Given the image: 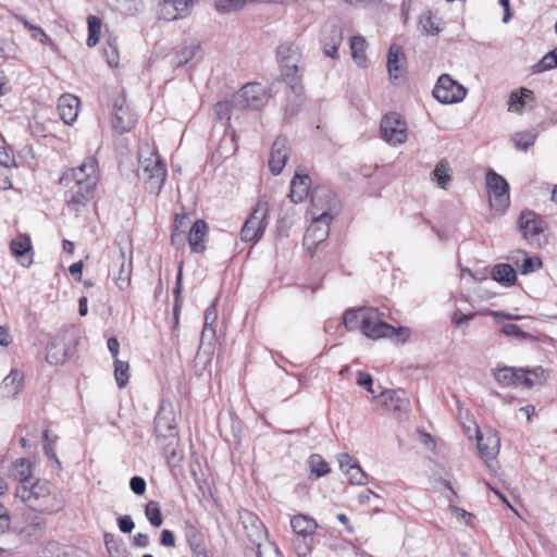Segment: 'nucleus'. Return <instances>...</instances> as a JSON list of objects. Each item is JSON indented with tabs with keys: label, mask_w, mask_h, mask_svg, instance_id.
I'll return each instance as SVG.
<instances>
[{
	"label": "nucleus",
	"mask_w": 557,
	"mask_h": 557,
	"mask_svg": "<svg viewBox=\"0 0 557 557\" xmlns=\"http://www.w3.org/2000/svg\"><path fill=\"white\" fill-rule=\"evenodd\" d=\"M554 67H557V48L546 53L535 65L537 72L552 70Z\"/></svg>",
	"instance_id": "09e8293b"
},
{
	"label": "nucleus",
	"mask_w": 557,
	"mask_h": 557,
	"mask_svg": "<svg viewBox=\"0 0 557 557\" xmlns=\"http://www.w3.org/2000/svg\"><path fill=\"white\" fill-rule=\"evenodd\" d=\"M104 545L109 557H128V552L122 539L112 533H104Z\"/></svg>",
	"instance_id": "7c9ffc66"
},
{
	"label": "nucleus",
	"mask_w": 557,
	"mask_h": 557,
	"mask_svg": "<svg viewBox=\"0 0 557 557\" xmlns=\"http://www.w3.org/2000/svg\"><path fill=\"white\" fill-rule=\"evenodd\" d=\"M214 7L220 13H231L245 7L244 0H215Z\"/></svg>",
	"instance_id": "a18cd8bd"
},
{
	"label": "nucleus",
	"mask_w": 557,
	"mask_h": 557,
	"mask_svg": "<svg viewBox=\"0 0 557 557\" xmlns=\"http://www.w3.org/2000/svg\"><path fill=\"white\" fill-rule=\"evenodd\" d=\"M197 0H164V5H170L174 9L175 14L165 17L166 20L184 18L189 15L191 8Z\"/></svg>",
	"instance_id": "f704fd0d"
},
{
	"label": "nucleus",
	"mask_w": 557,
	"mask_h": 557,
	"mask_svg": "<svg viewBox=\"0 0 557 557\" xmlns=\"http://www.w3.org/2000/svg\"><path fill=\"white\" fill-rule=\"evenodd\" d=\"M268 207L264 202H258L251 214L245 221L240 230V238L247 243H257L264 234Z\"/></svg>",
	"instance_id": "9d476101"
},
{
	"label": "nucleus",
	"mask_w": 557,
	"mask_h": 557,
	"mask_svg": "<svg viewBox=\"0 0 557 557\" xmlns=\"http://www.w3.org/2000/svg\"><path fill=\"white\" fill-rule=\"evenodd\" d=\"M173 293L175 296L174 311L176 312L177 310H180V296L182 293V267H180V269H178V273L176 276V284H175Z\"/></svg>",
	"instance_id": "bf43d9fd"
},
{
	"label": "nucleus",
	"mask_w": 557,
	"mask_h": 557,
	"mask_svg": "<svg viewBox=\"0 0 557 557\" xmlns=\"http://www.w3.org/2000/svg\"><path fill=\"white\" fill-rule=\"evenodd\" d=\"M138 178L150 194L158 195L163 187L166 169L158 152L148 144L138 149Z\"/></svg>",
	"instance_id": "39448f33"
},
{
	"label": "nucleus",
	"mask_w": 557,
	"mask_h": 557,
	"mask_svg": "<svg viewBox=\"0 0 557 557\" xmlns=\"http://www.w3.org/2000/svg\"><path fill=\"white\" fill-rule=\"evenodd\" d=\"M88 33L100 34L101 32V20L95 15L87 17Z\"/></svg>",
	"instance_id": "680f3d73"
},
{
	"label": "nucleus",
	"mask_w": 557,
	"mask_h": 557,
	"mask_svg": "<svg viewBox=\"0 0 557 557\" xmlns=\"http://www.w3.org/2000/svg\"><path fill=\"white\" fill-rule=\"evenodd\" d=\"M474 313H465L457 315V313L453 317V322L457 327H461L463 324H467L469 321H471L474 318Z\"/></svg>",
	"instance_id": "e2e57ef3"
},
{
	"label": "nucleus",
	"mask_w": 557,
	"mask_h": 557,
	"mask_svg": "<svg viewBox=\"0 0 557 557\" xmlns=\"http://www.w3.org/2000/svg\"><path fill=\"white\" fill-rule=\"evenodd\" d=\"M136 114L127 106L124 97H119L113 103L112 126L120 134L129 132L136 123Z\"/></svg>",
	"instance_id": "4468645a"
},
{
	"label": "nucleus",
	"mask_w": 557,
	"mask_h": 557,
	"mask_svg": "<svg viewBox=\"0 0 557 557\" xmlns=\"http://www.w3.org/2000/svg\"><path fill=\"white\" fill-rule=\"evenodd\" d=\"M382 138L392 146L404 144L407 139V123L397 112L385 114L381 121Z\"/></svg>",
	"instance_id": "9b49d317"
},
{
	"label": "nucleus",
	"mask_w": 557,
	"mask_h": 557,
	"mask_svg": "<svg viewBox=\"0 0 557 557\" xmlns=\"http://www.w3.org/2000/svg\"><path fill=\"white\" fill-rule=\"evenodd\" d=\"M311 178L307 174L296 173L290 182L289 198L294 203L302 202L309 195Z\"/></svg>",
	"instance_id": "412c9836"
},
{
	"label": "nucleus",
	"mask_w": 557,
	"mask_h": 557,
	"mask_svg": "<svg viewBox=\"0 0 557 557\" xmlns=\"http://www.w3.org/2000/svg\"><path fill=\"white\" fill-rule=\"evenodd\" d=\"M218 319L216 300H214L205 311L203 326L214 327V323Z\"/></svg>",
	"instance_id": "603ef678"
},
{
	"label": "nucleus",
	"mask_w": 557,
	"mask_h": 557,
	"mask_svg": "<svg viewBox=\"0 0 557 557\" xmlns=\"http://www.w3.org/2000/svg\"><path fill=\"white\" fill-rule=\"evenodd\" d=\"M384 313L375 308L348 309L345 311L343 322L348 331H361L363 335L371 339L384 337L403 336V342L409 335L406 327H394L384 321Z\"/></svg>",
	"instance_id": "f03ea898"
},
{
	"label": "nucleus",
	"mask_w": 557,
	"mask_h": 557,
	"mask_svg": "<svg viewBox=\"0 0 557 557\" xmlns=\"http://www.w3.org/2000/svg\"><path fill=\"white\" fill-rule=\"evenodd\" d=\"M535 376H536V373L534 371L524 370L522 368H516V376L513 377V386L532 387L534 385Z\"/></svg>",
	"instance_id": "79ce46f5"
},
{
	"label": "nucleus",
	"mask_w": 557,
	"mask_h": 557,
	"mask_svg": "<svg viewBox=\"0 0 557 557\" xmlns=\"http://www.w3.org/2000/svg\"><path fill=\"white\" fill-rule=\"evenodd\" d=\"M117 525L121 532L123 533H131L134 528L135 523L131 516H122L117 519Z\"/></svg>",
	"instance_id": "13d9d810"
},
{
	"label": "nucleus",
	"mask_w": 557,
	"mask_h": 557,
	"mask_svg": "<svg viewBox=\"0 0 557 557\" xmlns=\"http://www.w3.org/2000/svg\"><path fill=\"white\" fill-rule=\"evenodd\" d=\"M342 40H343L342 29L336 25H332L331 30H330V41H327L326 38L322 39L324 53L327 57H331L332 59H337L338 58V47L342 44Z\"/></svg>",
	"instance_id": "cd10ccee"
},
{
	"label": "nucleus",
	"mask_w": 557,
	"mask_h": 557,
	"mask_svg": "<svg viewBox=\"0 0 557 557\" xmlns=\"http://www.w3.org/2000/svg\"><path fill=\"white\" fill-rule=\"evenodd\" d=\"M335 197L329 188L317 187L311 191L312 222L304 236V246L314 251L323 243L330 233V223L333 220L330 213Z\"/></svg>",
	"instance_id": "7ed1b4c3"
},
{
	"label": "nucleus",
	"mask_w": 557,
	"mask_h": 557,
	"mask_svg": "<svg viewBox=\"0 0 557 557\" xmlns=\"http://www.w3.org/2000/svg\"><path fill=\"white\" fill-rule=\"evenodd\" d=\"M293 545L296 554L299 557H306L311 550V545L308 542V537H297L294 540Z\"/></svg>",
	"instance_id": "3c124183"
},
{
	"label": "nucleus",
	"mask_w": 557,
	"mask_h": 557,
	"mask_svg": "<svg viewBox=\"0 0 557 557\" xmlns=\"http://www.w3.org/2000/svg\"><path fill=\"white\" fill-rule=\"evenodd\" d=\"M154 432L159 446L165 456L176 455L178 445V432L175 423L174 412L171 409L161 407L154 418Z\"/></svg>",
	"instance_id": "423d86ee"
},
{
	"label": "nucleus",
	"mask_w": 557,
	"mask_h": 557,
	"mask_svg": "<svg viewBox=\"0 0 557 557\" xmlns=\"http://www.w3.org/2000/svg\"><path fill=\"white\" fill-rule=\"evenodd\" d=\"M15 165L16 163L12 152L4 147H0V166H2L4 170H9Z\"/></svg>",
	"instance_id": "864d4df0"
},
{
	"label": "nucleus",
	"mask_w": 557,
	"mask_h": 557,
	"mask_svg": "<svg viewBox=\"0 0 557 557\" xmlns=\"http://www.w3.org/2000/svg\"><path fill=\"white\" fill-rule=\"evenodd\" d=\"M495 380L503 386H513V377L516 376V368L503 367L497 369L494 374Z\"/></svg>",
	"instance_id": "c03bdc74"
},
{
	"label": "nucleus",
	"mask_w": 557,
	"mask_h": 557,
	"mask_svg": "<svg viewBox=\"0 0 557 557\" xmlns=\"http://www.w3.org/2000/svg\"><path fill=\"white\" fill-rule=\"evenodd\" d=\"M519 230L523 237L533 246L541 247L546 243L545 222L533 211H522L519 216Z\"/></svg>",
	"instance_id": "1a4fd4ad"
},
{
	"label": "nucleus",
	"mask_w": 557,
	"mask_h": 557,
	"mask_svg": "<svg viewBox=\"0 0 557 557\" xmlns=\"http://www.w3.org/2000/svg\"><path fill=\"white\" fill-rule=\"evenodd\" d=\"M214 338H215V329L214 327L203 326L201 335H200L199 349L205 348L206 345L211 347Z\"/></svg>",
	"instance_id": "5fc2aeb1"
},
{
	"label": "nucleus",
	"mask_w": 557,
	"mask_h": 557,
	"mask_svg": "<svg viewBox=\"0 0 557 557\" xmlns=\"http://www.w3.org/2000/svg\"><path fill=\"white\" fill-rule=\"evenodd\" d=\"M116 264L119 265V275L114 277V282L120 290H125L131 284L132 262L126 264L125 256L122 252Z\"/></svg>",
	"instance_id": "2f4dec72"
},
{
	"label": "nucleus",
	"mask_w": 557,
	"mask_h": 557,
	"mask_svg": "<svg viewBox=\"0 0 557 557\" xmlns=\"http://www.w3.org/2000/svg\"><path fill=\"white\" fill-rule=\"evenodd\" d=\"M486 188L493 209L502 211L508 207L510 200L509 185L502 175L490 170L486 174Z\"/></svg>",
	"instance_id": "f8f14e48"
},
{
	"label": "nucleus",
	"mask_w": 557,
	"mask_h": 557,
	"mask_svg": "<svg viewBox=\"0 0 557 557\" xmlns=\"http://www.w3.org/2000/svg\"><path fill=\"white\" fill-rule=\"evenodd\" d=\"M146 481L144 478L135 475L129 481V487L136 495H143L146 492Z\"/></svg>",
	"instance_id": "6e6d98bb"
},
{
	"label": "nucleus",
	"mask_w": 557,
	"mask_h": 557,
	"mask_svg": "<svg viewBox=\"0 0 557 557\" xmlns=\"http://www.w3.org/2000/svg\"><path fill=\"white\" fill-rule=\"evenodd\" d=\"M160 543L166 547L175 546V536L171 530L164 529L161 532Z\"/></svg>",
	"instance_id": "052dcab7"
},
{
	"label": "nucleus",
	"mask_w": 557,
	"mask_h": 557,
	"mask_svg": "<svg viewBox=\"0 0 557 557\" xmlns=\"http://www.w3.org/2000/svg\"><path fill=\"white\" fill-rule=\"evenodd\" d=\"M358 385L364 387L369 393L374 394L373 389V379L371 374L367 372L359 371L357 377Z\"/></svg>",
	"instance_id": "4d7b16f0"
},
{
	"label": "nucleus",
	"mask_w": 557,
	"mask_h": 557,
	"mask_svg": "<svg viewBox=\"0 0 557 557\" xmlns=\"http://www.w3.org/2000/svg\"><path fill=\"white\" fill-rule=\"evenodd\" d=\"M10 251L22 267L29 268L33 264L34 251L28 235L20 234L13 238L10 243Z\"/></svg>",
	"instance_id": "dca6fc26"
},
{
	"label": "nucleus",
	"mask_w": 557,
	"mask_h": 557,
	"mask_svg": "<svg viewBox=\"0 0 557 557\" xmlns=\"http://www.w3.org/2000/svg\"><path fill=\"white\" fill-rule=\"evenodd\" d=\"M200 50L199 44H190L183 46L178 49L171 60V64L174 69H180L191 61L196 53Z\"/></svg>",
	"instance_id": "c85d7f7f"
},
{
	"label": "nucleus",
	"mask_w": 557,
	"mask_h": 557,
	"mask_svg": "<svg viewBox=\"0 0 557 557\" xmlns=\"http://www.w3.org/2000/svg\"><path fill=\"white\" fill-rule=\"evenodd\" d=\"M150 541L149 536L144 533H137L133 537V544L137 547L146 548L148 547Z\"/></svg>",
	"instance_id": "69168bd1"
},
{
	"label": "nucleus",
	"mask_w": 557,
	"mask_h": 557,
	"mask_svg": "<svg viewBox=\"0 0 557 557\" xmlns=\"http://www.w3.org/2000/svg\"><path fill=\"white\" fill-rule=\"evenodd\" d=\"M24 382V374L22 371L17 369H13L10 373L3 379L0 385V392L3 397L11 398L17 395Z\"/></svg>",
	"instance_id": "4be33fe9"
},
{
	"label": "nucleus",
	"mask_w": 557,
	"mask_h": 557,
	"mask_svg": "<svg viewBox=\"0 0 557 557\" xmlns=\"http://www.w3.org/2000/svg\"><path fill=\"white\" fill-rule=\"evenodd\" d=\"M208 225L203 220H197L188 234V243L193 252L201 253L206 250L203 238L207 234Z\"/></svg>",
	"instance_id": "b1692460"
},
{
	"label": "nucleus",
	"mask_w": 557,
	"mask_h": 557,
	"mask_svg": "<svg viewBox=\"0 0 557 557\" xmlns=\"http://www.w3.org/2000/svg\"><path fill=\"white\" fill-rule=\"evenodd\" d=\"M512 261L519 268L520 273L523 275L532 273L542 267V260L539 257H529L523 251H519L517 257L512 258Z\"/></svg>",
	"instance_id": "c756f323"
},
{
	"label": "nucleus",
	"mask_w": 557,
	"mask_h": 557,
	"mask_svg": "<svg viewBox=\"0 0 557 557\" xmlns=\"http://www.w3.org/2000/svg\"><path fill=\"white\" fill-rule=\"evenodd\" d=\"M145 515L150 524L154 528H159L163 523L161 507L160 504L156 500H150L147 503Z\"/></svg>",
	"instance_id": "58836bf2"
},
{
	"label": "nucleus",
	"mask_w": 557,
	"mask_h": 557,
	"mask_svg": "<svg viewBox=\"0 0 557 557\" xmlns=\"http://www.w3.org/2000/svg\"><path fill=\"white\" fill-rule=\"evenodd\" d=\"M11 343L12 337L9 334V330L5 326L0 325V346L9 347Z\"/></svg>",
	"instance_id": "774afa93"
},
{
	"label": "nucleus",
	"mask_w": 557,
	"mask_h": 557,
	"mask_svg": "<svg viewBox=\"0 0 557 557\" xmlns=\"http://www.w3.org/2000/svg\"><path fill=\"white\" fill-rule=\"evenodd\" d=\"M103 57L107 60L109 66L114 67L119 64V50H117V39L108 38L107 46L103 48Z\"/></svg>",
	"instance_id": "a19ab883"
},
{
	"label": "nucleus",
	"mask_w": 557,
	"mask_h": 557,
	"mask_svg": "<svg viewBox=\"0 0 557 557\" xmlns=\"http://www.w3.org/2000/svg\"><path fill=\"white\" fill-rule=\"evenodd\" d=\"M420 24H421L422 28L428 34H435V33L438 32V28L434 26V23H433L431 16H426L424 18H421Z\"/></svg>",
	"instance_id": "338daca9"
},
{
	"label": "nucleus",
	"mask_w": 557,
	"mask_h": 557,
	"mask_svg": "<svg viewBox=\"0 0 557 557\" xmlns=\"http://www.w3.org/2000/svg\"><path fill=\"white\" fill-rule=\"evenodd\" d=\"M406 58L398 45H392L387 54V71L391 79L396 81L405 74Z\"/></svg>",
	"instance_id": "aec40b11"
},
{
	"label": "nucleus",
	"mask_w": 557,
	"mask_h": 557,
	"mask_svg": "<svg viewBox=\"0 0 557 557\" xmlns=\"http://www.w3.org/2000/svg\"><path fill=\"white\" fill-rule=\"evenodd\" d=\"M537 134L535 132H517L512 135L511 140L518 150H528L534 145Z\"/></svg>",
	"instance_id": "e433bc0d"
},
{
	"label": "nucleus",
	"mask_w": 557,
	"mask_h": 557,
	"mask_svg": "<svg viewBox=\"0 0 557 557\" xmlns=\"http://www.w3.org/2000/svg\"><path fill=\"white\" fill-rule=\"evenodd\" d=\"M15 496L29 509L40 513L52 515L65 507V498L54 484L36 479L26 485H17Z\"/></svg>",
	"instance_id": "20e7f679"
},
{
	"label": "nucleus",
	"mask_w": 557,
	"mask_h": 557,
	"mask_svg": "<svg viewBox=\"0 0 557 557\" xmlns=\"http://www.w3.org/2000/svg\"><path fill=\"white\" fill-rule=\"evenodd\" d=\"M346 475L348 476V480L351 484L355 485H364L367 484L368 476L367 473L362 470L359 463H356L355 466H349V468L346 469Z\"/></svg>",
	"instance_id": "37998d69"
},
{
	"label": "nucleus",
	"mask_w": 557,
	"mask_h": 557,
	"mask_svg": "<svg viewBox=\"0 0 557 557\" xmlns=\"http://www.w3.org/2000/svg\"><path fill=\"white\" fill-rule=\"evenodd\" d=\"M338 463L339 468L346 472V469L349 468V466H355L357 462L354 461L350 455L344 453L338 455Z\"/></svg>",
	"instance_id": "0e129e2a"
},
{
	"label": "nucleus",
	"mask_w": 557,
	"mask_h": 557,
	"mask_svg": "<svg viewBox=\"0 0 557 557\" xmlns=\"http://www.w3.org/2000/svg\"><path fill=\"white\" fill-rule=\"evenodd\" d=\"M375 398H379L383 406L398 418L406 416L409 411L410 403L404 392L385 389Z\"/></svg>",
	"instance_id": "2eb2a0df"
},
{
	"label": "nucleus",
	"mask_w": 557,
	"mask_h": 557,
	"mask_svg": "<svg viewBox=\"0 0 557 557\" xmlns=\"http://www.w3.org/2000/svg\"><path fill=\"white\" fill-rule=\"evenodd\" d=\"M309 462L312 473H314L318 478H321L330 472L327 462L318 454L311 455Z\"/></svg>",
	"instance_id": "49530a36"
},
{
	"label": "nucleus",
	"mask_w": 557,
	"mask_h": 557,
	"mask_svg": "<svg viewBox=\"0 0 557 557\" xmlns=\"http://www.w3.org/2000/svg\"><path fill=\"white\" fill-rule=\"evenodd\" d=\"M433 97L443 104H453L461 102L467 96V89L453 79L448 74H442L434 88Z\"/></svg>",
	"instance_id": "6e6552de"
},
{
	"label": "nucleus",
	"mask_w": 557,
	"mask_h": 557,
	"mask_svg": "<svg viewBox=\"0 0 557 557\" xmlns=\"http://www.w3.org/2000/svg\"><path fill=\"white\" fill-rule=\"evenodd\" d=\"M502 333L506 336L516 337L518 339H527L531 337L529 333L522 331L517 324L512 323L504 324Z\"/></svg>",
	"instance_id": "8fccbe9b"
},
{
	"label": "nucleus",
	"mask_w": 557,
	"mask_h": 557,
	"mask_svg": "<svg viewBox=\"0 0 557 557\" xmlns=\"http://www.w3.org/2000/svg\"><path fill=\"white\" fill-rule=\"evenodd\" d=\"M129 364L126 361H122L120 359L114 360V376L116 384L120 388L126 386L129 380Z\"/></svg>",
	"instance_id": "ea45409f"
},
{
	"label": "nucleus",
	"mask_w": 557,
	"mask_h": 557,
	"mask_svg": "<svg viewBox=\"0 0 557 557\" xmlns=\"http://www.w3.org/2000/svg\"><path fill=\"white\" fill-rule=\"evenodd\" d=\"M67 358V349L60 339L53 338L49 342L46 352V361L51 366L64 363Z\"/></svg>",
	"instance_id": "a878e982"
},
{
	"label": "nucleus",
	"mask_w": 557,
	"mask_h": 557,
	"mask_svg": "<svg viewBox=\"0 0 557 557\" xmlns=\"http://www.w3.org/2000/svg\"><path fill=\"white\" fill-rule=\"evenodd\" d=\"M269 95L265 86L260 83H248L237 95V102L243 108L260 110L268 102Z\"/></svg>",
	"instance_id": "ddd939ff"
},
{
	"label": "nucleus",
	"mask_w": 557,
	"mask_h": 557,
	"mask_svg": "<svg viewBox=\"0 0 557 557\" xmlns=\"http://www.w3.org/2000/svg\"><path fill=\"white\" fill-rule=\"evenodd\" d=\"M288 159V143L285 137H277L272 145L269 168L273 175H278Z\"/></svg>",
	"instance_id": "a211bd4d"
},
{
	"label": "nucleus",
	"mask_w": 557,
	"mask_h": 557,
	"mask_svg": "<svg viewBox=\"0 0 557 557\" xmlns=\"http://www.w3.org/2000/svg\"><path fill=\"white\" fill-rule=\"evenodd\" d=\"M12 475L18 480V485L32 483L36 478L32 475V463L28 459H17L12 467Z\"/></svg>",
	"instance_id": "bb28decb"
},
{
	"label": "nucleus",
	"mask_w": 557,
	"mask_h": 557,
	"mask_svg": "<svg viewBox=\"0 0 557 557\" xmlns=\"http://www.w3.org/2000/svg\"><path fill=\"white\" fill-rule=\"evenodd\" d=\"M290 527L298 536L310 537L315 533L318 523L310 516L298 513L292 517Z\"/></svg>",
	"instance_id": "5701e85b"
},
{
	"label": "nucleus",
	"mask_w": 557,
	"mask_h": 557,
	"mask_svg": "<svg viewBox=\"0 0 557 557\" xmlns=\"http://www.w3.org/2000/svg\"><path fill=\"white\" fill-rule=\"evenodd\" d=\"M476 442L482 458L493 459L499 451L500 438L494 430L485 432L478 430Z\"/></svg>",
	"instance_id": "f3484780"
},
{
	"label": "nucleus",
	"mask_w": 557,
	"mask_h": 557,
	"mask_svg": "<svg viewBox=\"0 0 557 557\" xmlns=\"http://www.w3.org/2000/svg\"><path fill=\"white\" fill-rule=\"evenodd\" d=\"M276 58L283 78L290 84L295 91L296 84L301 78L302 54L300 48L290 41L282 42L276 49Z\"/></svg>",
	"instance_id": "0eeeda50"
},
{
	"label": "nucleus",
	"mask_w": 557,
	"mask_h": 557,
	"mask_svg": "<svg viewBox=\"0 0 557 557\" xmlns=\"http://www.w3.org/2000/svg\"><path fill=\"white\" fill-rule=\"evenodd\" d=\"M366 39L360 36H354L350 39L351 57L358 65H363L366 62Z\"/></svg>",
	"instance_id": "c9c22d12"
},
{
	"label": "nucleus",
	"mask_w": 557,
	"mask_h": 557,
	"mask_svg": "<svg viewBox=\"0 0 557 557\" xmlns=\"http://www.w3.org/2000/svg\"><path fill=\"white\" fill-rule=\"evenodd\" d=\"M450 166L446 159L441 160L431 173L432 181L436 182L441 188H446L451 180Z\"/></svg>",
	"instance_id": "72a5a7b5"
},
{
	"label": "nucleus",
	"mask_w": 557,
	"mask_h": 557,
	"mask_svg": "<svg viewBox=\"0 0 557 557\" xmlns=\"http://www.w3.org/2000/svg\"><path fill=\"white\" fill-rule=\"evenodd\" d=\"M45 519L35 516L23 527L21 530V536L28 542H35L45 534Z\"/></svg>",
	"instance_id": "393cba45"
},
{
	"label": "nucleus",
	"mask_w": 557,
	"mask_h": 557,
	"mask_svg": "<svg viewBox=\"0 0 557 557\" xmlns=\"http://www.w3.org/2000/svg\"><path fill=\"white\" fill-rule=\"evenodd\" d=\"M18 20L23 24V26L32 33V37L34 39L39 40L42 44L49 41L48 35L44 32V29L40 26L33 25L23 16H20Z\"/></svg>",
	"instance_id": "de8ad7c7"
},
{
	"label": "nucleus",
	"mask_w": 557,
	"mask_h": 557,
	"mask_svg": "<svg viewBox=\"0 0 557 557\" xmlns=\"http://www.w3.org/2000/svg\"><path fill=\"white\" fill-rule=\"evenodd\" d=\"M79 108V99L76 96L65 94L58 100V112L65 124H72L77 115Z\"/></svg>",
	"instance_id": "6ab92c4d"
},
{
	"label": "nucleus",
	"mask_w": 557,
	"mask_h": 557,
	"mask_svg": "<svg viewBox=\"0 0 557 557\" xmlns=\"http://www.w3.org/2000/svg\"><path fill=\"white\" fill-rule=\"evenodd\" d=\"M98 162L92 156L87 157L84 162L74 169L63 173L60 184L66 188L65 206L78 215L94 198L98 183Z\"/></svg>",
	"instance_id": "f257e3e1"
},
{
	"label": "nucleus",
	"mask_w": 557,
	"mask_h": 557,
	"mask_svg": "<svg viewBox=\"0 0 557 557\" xmlns=\"http://www.w3.org/2000/svg\"><path fill=\"white\" fill-rule=\"evenodd\" d=\"M533 99V91L522 88L520 95L512 92L509 99V111L522 112V109L528 100Z\"/></svg>",
	"instance_id": "4c0bfd02"
},
{
	"label": "nucleus",
	"mask_w": 557,
	"mask_h": 557,
	"mask_svg": "<svg viewBox=\"0 0 557 557\" xmlns=\"http://www.w3.org/2000/svg\"><path fill=\"white\" fill-rule=\"evenodd\" d=\"M493 278L505 285H512L516 282V271L508 263L496 264L492 271Z\"/></svg>",
	"instance_id": "473e14b6"
}]
</instances>
